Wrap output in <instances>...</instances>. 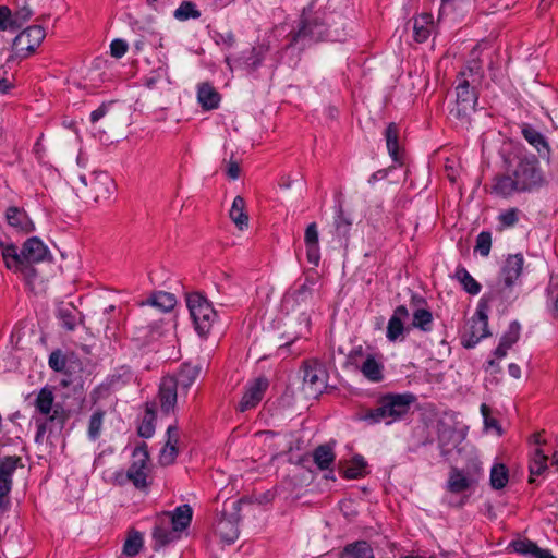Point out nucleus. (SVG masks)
<instances>
[{
    "label": "nucleus",
    "instance_id": "18",
    "mask_svg": "<svg viewBox=\"0 0 558 558\" xmlns=\"http://www.w3.org/2000/svg\"><path fill=\"white\" fill-rule=\"evenodd\" d=\"M521 133L527 143L537 150L539 156L550 163V149L545 136L530 124H524Z\"/></svg>",
    "mask_w": 558,
    "mask_h": 558
},
{
    "label": "nucleus",
    "instance_id": "7",
    "mask_svg": "<svg viewBox=\"0 0 558 558\" xmlns=\"http://www.w3.org/2000/svg\"><path fill=\"white\" fill-rule=\"evenodd\" d=\"M482 471L480 463H474L466 470L452 466L449 471L446 489L451 494H463L474 488L478 483Z\"/></svg>",
    "mask_w": 558,
    "mask_h": 558
},
{
    "label": "nucleus",
    "instance_id": "20",
    "mask_svg": "<svg viewBox=\"0 0 558 558\" xmlns=\"http://www.w3.org/2000/svg\"><path fill=\"white\" fill-rule=\"evenodd\" d=\"M304 243L306 246V258L310 264L317 266L320 259L319 235L316 222L307 226L304 233Z\"/></svg>",
    "mask_w": 558,
    "mask_h": 558
},
{
    "label": "nucleus",
    "instance_id": "13",
    "mask_svg": "<svg viewBox=\"0 0 558 558\" xmlns=\"http://www.w3.org/2000/svg\"><path fill=\"white\" fill-rule=\"evenodd\" d=\"M268 385V379L265 377H257L248 381L245 392L239 403V410L241 412H245L255 408L262 401Z\"/></svg>",
    "mask_w": 558,
    "mask_h": 558
},
{
    "label": "nucleus",
    "instance_id": "39",
    "mask_svg": "<svg viewBox=\"0 0 558 558\" xmlns=\"http://www.w3.org/2000/svg\"><path fill=\"white\" fill-rule=\"evenodd\" d=\"M509 480L508 469L505 464H495L490 470V485L494 489L504 488Z\"/></svg>",
    "mask_w": 558,
    "mask_h": 558
},
{
    "label": "nucleus",
    "instance_id": "51",
    "mask_svg": "<svg viewBox=\"0 0 558 558\" xmlns=\"http://www.w3.org/2000/svg\"><path fill=\"white\" fill-rule=\"evenodd\" d=\"M178 453V447L165 445L159 454V463L165 466L172 464L175 461Z\"/></svg>",
    "mask_w": 558,
    "mask_h": 558
},
{
    "label": "nucleus",
    "instance_id": "64",
    "mask_svg": "<svg viewBox=\"0 0 558 558\" xmlns=\"http://www.w3.org/2000/svg\"><path fill=\"white\" fill-rule=\"evenodd\" d=\"M533 558H556L551 555L548 549H542L537 546L535 553L533 554Z\"/></svg>",
    "mask_w": 558,
    "mask_h": 558
},
{
    "label": "nucleus",
    "instance_id": "3",
    "mask_svg": "<svg viewBox=\"0 0 558 558\" xmlns=\"http://www.w3.org/2000/svg\"><path fill=\"white\" fill-rule=\"evenodd\" d=\"M414 401L415 397L412 393L386 395L378 401L376 408L362 410L359 418L369 424H391L405 415Z\"/></svg>",
    "mask_w": 558,
    "mask_h": 558
},
{
    "label": "nucleus",
    "instance_id": "29",
    "mask_svg": "<svg viewBox=\"0 0 558 558\" xmlns=\"http://www.w3.org/2000/svg\"><path fill=\"white\" fill-rule=\"evenodd\" d=\"M230 218L240 230L247 228L248 216L245 213V201L243 197L236 196L233 199L230 209Z\"/></svg>",
    "mask_w": 558,
    "mask_h": 558
},
{
    "label": "nucleus",
    "instance_id": "12",
    "mask_svg": "<svg viewBox=\"0 0 558 558\" xmlns=\"http://www.w3.org/2000/svg\"><path fill=\"white\" fill-rule=\"evenodd\" d=\"M45 36L46 33L41 26H29L14 38L12 50L17 57L26 58L41 44Z\"/></svg>",
    "mask_w": 558,
    "mask_h": 558
},
{
    "label": "nucleus",
    "instance_id": "52",
    "mask_svg": "<svg viewBox=\"0 0 558 558\" xmlns=\"http://www.w3.org/2000/svg\"><path fill=\"white\" fill-rule=\"evenodd\" d=\"M547 291L554 303V313L558 317V272L551 275Z\"/></svg>",
    "mask_w": 558,
    "mask_h": 558
},
{
    "label": "nucleus",
    "instance_id": "4",
    "mask_svg": "<svg viewBox=\"0 0 558 558\" xmlns=\"http://www.w3.org/2000/svg\"><path fill=\"white\" fill-rule=\"evenodd\" d=\"M494 302V294H485L478 302L476 312L471 319L469 329L462 337V344L466 349L474 348L483 338L489 336L488 311L489 303Z\"/></svg>",
    "mask_w": 558,
    "mask_h": 558
},
{
    "label": "nucleus",
    "instance_id": "45",
    "mask_svg": "<svg viewBox=\"0 0 558 558\" xmlns=\"http://www.w3.org/2000/svg\"><path fill=\"white\" fill-rule=\"evenodd\" d=\"M492 247V234L488 231H482L476 238L475 252H478L482 256L486 257L489 255Z\"/></svg>",
    "mask_w": 558,
    "mask_h": 558
},
{
    "label": "nucleus",
    "instance_id": "48",
    "mask_svg": "<svg viewBox=\"0 0 558 558\" xmlns=\"http://www.w3.org/2000/svg\"><path fill=\"white\" fill-rule=\"evenodd\" d=\"M133 379V372L129 366H121L111 375V385H124Z\"/></svg>",
    "mask_w": 558,
    "mask_h": 558
},
{
    "label": "nucleus",
    "instance_id": "32",
    "mask_svg": "<svg viewBox=\"0 0 558 558\" xmlns=\"http://www.w3.org/2000/svg\"><path fill=\"white\" fill-rule=\"evenodd\" d=\"M454 278L462 284L463 289L469 294L476 295L481 292V284L470 275V272L463 266L457 267Z\"/></svg>",
    "mask_w": 558,
    "mask_h": 558
},
{
    "label": "nucleus",
    "instance_id": "49",
    "mask_svg": "<svg viewBox=\"0 0 558 558\" xmlns=\"http://www.w3.org/2000/svg\"><path fill=\"white\" fill-rule=\"evenodd\" d=\"M511 547L518 554L533 557L537 545L530 539H518L511 543Z\"/></svg>",
    "mask_w": 558,
    "mask_h": 558
},
{
    "label": "nucleus",
    "instance_id": "27",
    "mask_svg": "<svg viewBox=\"0 0 558 558\" xmlns=\"http://www.w3.org/2000/svg\"><path fill=\"white\" fill-rule=\"evenodd\" d=\"M335 452L333 448L329 444H324L318 446L313 451V460L314 463L320 469V470H328L335 462Z\"/></svg>",
    "mask_w": 558,
    "mask_h": 558
},
{
    "label": "nucleus",
    "instance_id": "50",
    "mask_svg": "<svg viewBox=\"0 0 558 558\" xmlns=\"http://www.w3.org/2000/svg\"><path fill=\"white\" fill-rule=\"evenodd\" d=\"M519 213L518 208H509L500 213L498 220L505 228L513 227L519 221Z\"/></svg>",
    "mask_w": 558,
    "mask_h": 558
},
{
    "label": "nucleus",
    "instance_id": "14",
    "mask_svg": "<svg viewBox=\"0 0 558 558\" xmlns=\"http://www.w3.org/2000/svg\"><path fill=\"white\" fill-rule=\"evenodd\" d=\"M179 392L180 389L178 388V383L174 381L171 376L162 377L158 391V399L162 413L169 414L170 412H173Z\"/></svg>",
    "mask_w": 558,
    "mask_h": 558
},
{
    "label": "nucleus",
    "instance_id": "38",
    "mask_svg": "<svg viewBox=\"0 0 558 558\" xmlns=\"http://www.w3.org/2000/svg\"><path fill=\"white\" fill-rule=\"evenodd\" d=\"M143 535L137 531H131L123 544V554L128 557L136 556L143 547Z\"/></svg>",
    "mask_w": 558,
    "mask_h": 558
},
{
    "label": "nucleus",
    "instance_id": "30",
    "mask_svg": "<svg viewBox=\"0 0 558 558\" xmlns=\"http://www.w3.org/2000/svg\"><path fill=\"white\" fill-rule=\"evenodd\" d=\"M434 317L429 310L425 307H417L412 315L411 326L424 332H429L433 329Z\"/></svg>",
    "mask_w": 558,
    "mask_h": 558
},
{
    "label": "nucleus",
    "instance_id": "34",
    "mask_svg": "<svg viewBox=\"0 0 558 558\" xmlns=\"http://www.w3.org/2000/svg\"><path fill=\"white\" fill-rule=\"evenodd\" d=\"M147 304L158 307L162 312H169L175 306L177 299L172 293L158 291L148 299Z\"/></svg>",
    "mask_w": 558,
    "mask_h": 558
},
{
    "label": "nucleus",
    "instance_id": "59",
    "mask_svg": "<svg viewBox=\"0 0 558 558\" xmlns=\"http://www.w3.org/2000/svg\"><path fill=\"white\" fill-rule=\"evenodd\" d=\"M108 112V105L102 104L96 110L90 113L92 123L98 122L101 118H104Z\"/></svg>",
    "mask_w": 558,
    "mask_h": 558
},
{
    "label": "nucleus",
    "instance_id": "9",
    "mask_svg": "<svg viewBox=\"0 0 558 558\" xmlns=\"http://www.w3.org/2000/svg\"><path fill=\"white\" fill-rule=\"evenodd\" d=\"M78 180L87 189L86 196L96 203L108 199L114 187L113 180L106 172H93L89 177L83 174Z\"/></svg>",
    "mask_w": 558,
    "mask_h": 558
},
{
    "label": "nucleus",
    "instance_id": "10",
    "mask_svg": "<svg viewBox=\"0 0 558 558\" xmlns=\"http://www.w3.org/2000/svg\"><path fill=\"white\" fill-rule=\"evenodd\" d=\"M327 36V24L325 19L318 14L307 16L303 12L301 26L298 32L292 34L291 45L298 44L299 40L308 39L311 41L324 40Z\"/></svg>",
    "mask_w": 558,
    "mask_h": 558
},
{
    "label": "nucleus",
    "instance_id": "28",
    "mask_svg": "<svg viewBox=\"0 0 558 558\" xmlns=\"http://www.w3.org/2000/svg\"><path fill=\"white\" fill-rule=\"evenodd\" d=\"M54 395L51 388L44 387L37 393L34 405L36 410L44 415H49L53 409Z\"/></svg>",
    "mask_w": 558,
    "mask_h": 558
},
{
    "label": "nucleus",
    "instance_id": "60",
    "mask_svg": "<svg viewBox=\"0 0 558 558\" xmlns=\"http://www.w3.org/2000/svg\"><path fill=\"white\" fill-rule=\"evenodd\" d=\"M295 298L298 301H304L308 295H311V289L307 283L301 284L295 291H294Z\"/></svg>",
    "mask_w": 558,
    "mask_h": 558
},
{
    "label": "nucleus",
    "instance_id": "21",
    "mask_svg": "<svg viewBox=\"0 0 558 558\" xmlns=\"http://www.w3.org/2000/svg\"><path fill=\"white\" fill-rule=\"evenodd\" d=\"M170 523L168 517H163L159 520V523L154 527L153 531V539H154V549L158 550L161 547L172 543L175 541L178 536V531L173 530V526L170 529Z\"/></svg>",
    "mask_w": 558,
    "mask_h": 558
},
{
    "label": "nucleus",
    "instance_id": "15",
    "mask_svg": "<svg viewBox=\"0 0 558 558\" xmlns=\"http://www.w3.org/2000/svg\"><path fill=\"white\" fill-rule=\"evenodd\" d=\"M409 317V310L405 305H398L388 320L386 337L390 342L403 339L405 331L404 320Z\"/></svg>",
    "mask_w": 558,
    "mask_h": 558
},
{
    "label": "nucleus",
    "instance_id": "19",
    "mask_svg": "<svg viewBox=\"0 0 558 558\" xmlns=\"http://www.w3.org/2000/svg\"><path fill=\"white\" fill-rule=\"evenodd\" d=\"M5 220L10 227L22 233H29L35 229V226L26 211L16 206H10L7 208Z\"/></svg>",
    "mask_w": 558,
    "mask_h": 558
},
{
    "label": "nucleus",
    "instance_id": "63",
    "mask_svg": "<svg viewBox=\"0 0 558 558\" xmlns=\"http://www.w3.org/2000/svg\"><path fill=\"white\" fill-rule=\"evenodd\" d=\"M14 87L8 78H0V94H8Z\"/></svg>",
    "mask_w": 558,
    "mask_h": 558
},
{
    "label": "nucleus",
    "instance_id": "16",
    "mask_svg": "<svg viewBox=\"0 0 558 558\" xmlns=\"http://www.w3.org/2000/svg\"><path fill=\"white\" fill-rule=\"evenodd\" d=\"M363 376L372 383H380L384 380L385 365L380 354L368 353L359 366Z\"/></svg>",
    "mask_w": 558,
    "mask_h": 558
},
{
    "label": "nucleus",
    "instance_id": "41",
    "mask_svg": "<svg viewBox=\"0 0 558 558\" xmlns=\"http://www.w3.org/2000/svg\"><path fill=\"white\" fill-rule=\"evenodd\" d=\"M104 417H105V411H102V410H96L92 414V416L89 418V423H88V430H87L89 439L96 440L99 438L100 433H101L102 423H104Z\"/></svg>",
    "mask_w": 558,
    "mask_h": 558
},
{
    "label": "nucleus",
    "instance_id": "31",
    "mask_svg": "<svg viewBox=\"0 0 558 558\" xmlns=\"http://www.w3.org/2000/svg\"><path fill=\"white\" fill-rule=\"evenodd\" d=\"M547 462L548 457L544 454L539 448H536L532 453L529 465L530 483L534 482V476H538L545 473V471L548 469Z\"/></svg>",
    "mask_w": 558,
    "mask_h": 558
},
{
    "label": "nucleus",
    "instance_id": "61",
    "mask_svg": "<svg viewBox=\"0 0 558 558\" xmlns=\"http://www.w3.org/2000/svg\"><path fill=\"white\" fill-rule=\"evenodd\" d=\"M227 174L229 175V178H231L233 180L239 178V175H240V167H239V165L235 161H230L229 162V166H228V169H227Z\"/></svg>",
    "mask_w": 558,
    "mask_h": 558
},
{
    "label": "nucleus",
    "instance_id": "1",
    "mask_svg": "<svg viewBox=\"0 0 558 558\" xmlns=\"http://www.w3.org/2000/svg\"><path fill=\"white\" fill-rule=\"evenodd\" d=\"M544 173L534 155L520 156L508 162L504 173L493 180L492 192L508 198L517 193H530L543 186Z\"/></svg>",
    "mask_w": 558,
    "mask_h": 558
},
{
    "label": "nucleus",
    "instance_id": "57",
    "mask_svg": "<svg viewBox=\"0 0 558 558\" xmlns=\"http://www.w3.org/2000/svg\"><path fill=\"white\" fill-rule=\"evenodd\" d=\"M48 363L54 371H61L65 366V361L59 352H52L49 356Z\"/></svg>",
    "mask_w": 558,
    "mask_h": 558
},
{
    "label": "nucleus",
    "instance_id": "56",
    "mask_svg": "<svg viewBox=\"0 0 558 558\" xmlns=\"http://www.w3.org/2000/svg\"><path fill=\"white\" fill-rule=\"evenodd\" d=\"M166 436H167V440L165 444L166 446L178 447L180 434H179V429H178L177 425L168 426Z\"/></svg>",
    "mask_w": 558,
    "mask_h": 558
},
{
    "label": "nucleus",
    "instance_id": "25",
    "mask_svg": "<svg viewBox=\"0 0 558 558\" xmlns=\"http://www.w3.org/2000/svg\"><path fill=\"white\" fill-rule=\"evenodd\" d=\"M192 508L189 505L178 507L171 517H168L169 523L174 531L182 532L192 521Z\"/></svg>",
    "mask_w": 558,
    "mask_h": 558
},
{
    "label": "nucleus",
    "instance_id": "36",
    "mask_svg": "<svg viewBox=\"0 0 558 558\" xmlns=\"http://www.w3.org/2000/svg\"><path fill=\"white\" fill-rule=\"evenodd\" d=\"M388 153L393 161H399V129L396 123H389L385 131Z\"/></svg>",
    "mask_w": 558,
    "mask_h": 558
},
{
    "label": "nucleus",
    "instance_id": "40",
    "mask_svg": "<svg viewBox=\"0 0 558 558\" xmlns=\"http://www.w3.org/2000/svg\"><path fill=\"white\" fill-rule=\"evenodd\" d=\"M58 319L61 326L68 330H74L77 323L76 310L71 306H62L58 310Z\"/></svg>",
    "mask_w": 558,
    "mask_h": 558
},
{
    "label": "nucleus",
    "instance_id": "22",
    "mask_svg": "<svg viewBox=\"0 0 558 558\" xmlns=\"http://www.w3.org/2000/svg\"><path fill=\"white\" fill-rule=\"evenodd\" d=\"M201 373L199 365H193L191 363H184L181 365L178 374L175 376H171L174 381L178 383V388L180 389V393L186 395L190 387L194 384L196 378Z\"/></svg>",
    "mask_w": 558,
    "mask_h": 558
},
{
    "label": "nucleus",
    "instance_id": "46",
    "mask_svg": "<svg viewBox=\"0 0 558 558\" xmlns=\"http://www.w3.org/2000/svg\"><path fill=\"white\" fill-rule=\"evenodd\" d=\"M33 16V10L28 4L17 8L13 14L14 28L19 29Z\"/></svg>",
    "mask_w": 558,
    "mask_h": 558
},
{
    "label": "nucleus",
    "instance_id": "6",
    "mask_svg": "<svg viewBox=\"0 0 558 558\" xmlns=\"http://www.w3.org/2000/svg\"><path fill=\"white\" fill-rule=\"evenodd\" d=\"M524 258L522 254L509 255L504 262L496 290L489 293L494 294V301L498 294L506 293V298H509L512 287L518 282L523 270Z\"/></svg>",
    "mask_w": 558,
    "mask_h": 558
},
{
    "label": "nucleus",
    "instance_id": "8",
    "mask_svg": "<svg viewBox=\"0 0 558 558\" xmlns=\"http://www.w3.org/2000/svg\"><path fill=\"white\" fill-rule=\"evenodd\" d=\"M327 386V372L317 361L303 364L302 390L307 398H317Z\"/></svg>",
    "mask_w": 558,
    "mask_h": 558
},
{
    "label": "nucleus",
    "instance_id": "23",
    "mask_svg": "<svg viewBox=\"0 0 558 558\" xmlns=\"http://www.w3.org/2000/svg\"><path fill=\"white\" fill-rule=\"evenodd\" d=\"M1 253L7 268L11 270H22L25 266L22 251L19 252L17 246L14 244H1Z\"/></svg>",
    "mask_w": 558,
    "mask_h": 558
},
{
    "label": "nucleus",
    "instance_id": "62",
    "mask_svg": "<svg viewBox=\"0 0 558 558\" xmlns=\"http://www.w3.org/2000/svg\"><path fill=\"white\" fill-rule=\"evenodd\" d=\"M509 349H510V347H508L505 343L499 341L498 347L494 351V355L497 359H502V357H505L507 355V352H508Z\"/></svg>",
    "mask_w": 558,
    "mask_h": 558
},
{
    "label": "nucleus",
    "instance_id": "5",
    "mask_svg": "<svg viewBox=\"0 0 558 558\" xmlns=\"http://www.w3.org/2000/svg\"><path fill=\"white\" fill-rule=\"evenodd\" d=\"M190 315L199 336H206L216 318L217 313L211 304L199 293H191L186 298Z\"/></svg>",
    "mask_w": 558,
    "mask_h": 558
},
{
    "label": "nucleus",
    "instance_id": "55",
    "mask_svg": "<svg viewBox=\"0 0 558 558\" xmlns=\"http://www.w3.org/2000/svg\"><path fill=\"white\" fill-rule=\"evenodd\" d=\"M128 51V43L123 39H114L110 44V53L112 57L122 58Z\"/></svg>",
    "mask_w": 558,
    "mask_h": 558
},
{
    "label": "nucleus",
    "instance_id": "58",
    "mask_svg": "<svg viewBox=\"0 0 558 558\" xmlns=\"http://www.w3.org/2000/svg\"><path fill=\"white\" fill-rule=\"evenodd\" d=\"M58 408H54L53 413L45 421V422H38L37 421V434H36V440L38 441L39 437H41L46 432L47 423H53L56 420H58Z\"/></svg>",
    "mask_w": 558,
    "mask_h": 558
},
{
    "label": "nucleus",
    "instance_id": "24",
    "mask_svg": "<svg viewBox=\"0 0 558 558\" xmlns=\"http://www.w3.org/2000/svg\"><path fill=\"white\" fill-rule=\"evenodd\" d=\"M197 99L205 110H213L219 106L220 95L211 85L205 83L198 87Z\"/></svg>",
    "mask_w": 558,
    "mask_h": 558
},
{
    "label": "nucleus",
    "instance_id": "47",
    "mask_svg": "<svg viewBox=\"0 0 558 558\" xmlns=\"http://www.w3.org/2000/svg\"><path fill=\"white\" fill-rule=\"evenodd\" d=\"M520 330V324L518 322H512L509 325L508 330L500 338V342L511 348L519 340Z\"/></svg>",
    "mask_w": 558,
    "mask_h": 558
},
{
    "label": "nucleus",
    "instance_id": "44",
    "mask_svg": "<svg viewBox=\"0 0 558 558\" xmlns=\"http://www.w3.org/2000/svg\"><path fill=\"white\" fill-rule=\"evenodd\" d=\"M352 221L344 216L343 210L340 208L335 219V229L338 238L347 239L351 230Z\"/></svg>",
    "mask_w": 558,
    "mask_h": 558
},
{
    "label": "nucleus",
    "instance_id": "35",
    "mask_svg": "<svg viewBox=\"0 0 558 558\" xmlns=\"http://www.w3.org/2000/svg\"><path fill=\"white\" fill-rule=\"evenodd\" d=\"M341 558H374V553L366 542H356L344 548Z\"/></svg>",
    "mask_w": 558,
    "mask_h": 558
},
{
    "label": "nucleus",
    "instance_id": "42",
    "mask_svg": "<svg viewBox=\"0 0 558 558\" xmlns=\"http://www.w3.org/2000/svg\"><path fill=\"white\" fill-rule=\"evenodd\" d=\"M201 12L196 5L191 1H183L174 11V17L179 21H186L189 19H198Z\"/></svg>",
    "mask_w": 558,
    "mask_h": 558
},
{
    "label": "nucleus",
    "instance_id": "54",
    "mask_svg": "<svg viewBox=\"0 0 558 558\" xmlns=\"http://www.w3.org/2000/svg\"><path fill=\"white\" fill-rule=\"evenodd\" d=\"M481 413L484 418V424L487 429H496L498 434L501 433L500 426L498 424V421L490 416V409L487 404L483 403L481 405Z\"/></svg>",
    "mask_w": 558,
    "mask_h": 558
},
{
    "label": "nucleus",
    "instance_id": "33",
    "mask_svg": "<svg viewBox=\"0 0 558 558\" xmlns=\"http://www.w3.org/2000/svg\"><path fill=\"white\" fill-rule=\"evenodd\" d=\"M432 24L433 21L430 14H422L421 16L414 20V39L417 43H423L429 37Z\"/></svg>",
    "mask_w": 558,
    "mask_h": 558
},
{
    "label": "nucleus",
    "instance_id": "37",
    "mask_svg": "<svg viewBox=\"0 0 558 558\" xmlns=\"http://www.w3.org/2000/svg\"><path fill=\"white\" fill-rule=\"evenodd\" d=\"M217 533L227 544H232L239 536L236 525L229 519H222L217 524Z\"/></svg>",
    "mask_w": 558,
    "mask_h": 558
},
{
    "label": "nucleus",
    "instance_id": "26",
    "mask_svg": "<svg viewBox=\"0 0 558 558\" xmlns=\"http://www.w3.org/2000/svg\"><path fill=\"white\" fill-rule=\"evenodd\" d=\"M156 408L154 403H147L145 413L137 427V433L143 438H150L155 433Z\"/></svg>",
    "mask_w": 558,
    "mask_h": 558
},
{
    "label": "nucleus",
    "instance_id": "17",
    "mask_svg": "<svg viewBox=\"0 0 558 558\" xmlns=\"http://www.w3.org/2000/svg\"><path fill=\"white\" fill-rule=\"evenodd\" d=\"M49 251L43 241L33 236L27 239L22 247V257L24 258L25 265L33 263H40L47 258Z\"/></svg>",
    "mask_w": 558,
    "mask_h": 558
},
{
    "label": "nucleus",
    "instance_id": "43",
    "mask_svg": "<svg viewBox=\"0 0 558 558\" xmlns=\"http://www.w3.org/2000/svg\"><path fill=\"white\" fill-rule=\"evenodd\" d=\"M366 462L362 456H355L350 465L344 470L347 478H357L366 473Z\"/></svg>",
    "mask_w": 558,
    "mask_h": 558
},
{
    "label": "nucleus",
    "instance_id": "53",
    "mask_svg": "<svg viewBox=\"0 0 558 558\" xmlns=\"http://www.w3.org/2000/svg\"><path fill=\"white\" fill-rule=\"evenodd\" d=\"M12 29L15 31L14 24H13V14L11 10L5 7H0V31H7Z\"/></svg>",
    "mask_w": 558,
    "mask_h": 558
},
{
    "label": "nucleus",
    "instance_id": "2",
    "mask_svg": "<svg viewBox=\"0 0 558 558\" xmlns=\"http://www.w3.org/2000/svg\"><path fill=\"white\" fill-rule=\"evenodd\" d=\"M484 78V72L478 61L472 60L457 76V101L450 109V116L462 124H469L471 114L475 111L478 100L477 88Z\"/></svg>",
    "mask_w": 558,
    "mask_h": 558
},
{
    "label": "nucleus",
    "instance_id": "11",
    "mask_svg": "<svg viewBox=\"0 0 558 558\" xmlns=\"http://www.w3.org/2000/svg\"><path fill=\"white\" fill-rule=\"evenodd\" d=\"M133 461L128 470L126 476L134 484L136 488H146L148 486V447L142 442L133 451Z\"/></svg>",
    "mask_w": 558,
    "mask_h": 558
}]
</instances>
